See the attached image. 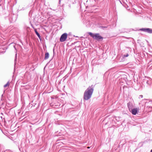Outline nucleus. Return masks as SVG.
<instances>
[{
    "label": "nucleus",
    "instance_id": "obj_1",
    "mask_svg": "<svg viewBox=\"0 0 152 152\" xmlns=\"http://www.w3.org/2000/svg\"><path fill=\"white\" fill-rule=\"evenodd\" d=\"M93 90L92 88H88L87 89L84 93V99L86 100L89 99L91 97Z\"/></svg>",
    "mask_w": 152,
    "mask_h": 152
},
{
    "label": "nucleus",
    "instance_id": "obj_2",
    "mask_svg": "<svg viewBox=\"0 0 152 152\" xmlns=\"http://www.w3.org/2000/svg\"><path fill=\"white\" fill-rule=\"evenodd\" d=\"M88 34L94 39L97 40H99L103 39V37L98 34H93L92 33L89 32Z\"/></svg>",
    "mask_w": 152,
    "mask_h": 152
},
{
    "label": "nucleus",
    "instance_id": "obj_3",
    "mask_svg": "<svg viewBox=\"0 0 152 152\" xmlns=\"http://www.w3.org/2000/svg\"><path fill=\"white\" fill-rule=\"evenodd\" d=\"M67 34L66 33L63 34L61 36L60 38V41L61 42L64 41L67 38Z\"/></svg>",
    "mask_w": 152,
    "mask_h": 152
},
{
    "label": "nucleus",
    "instance_id": "obj_4",
    "mask_svg": "<svg viewBox=\"0 0 152 152\" xmlns=\"http://www.w3.org/2000/svg\"><path fill=\"white\" fill-rule=\"evenodd\" d=\"M141 30L144 31H147L150 33H152V30L150 28L142 29Z\"/></svg>",
    "mask_w": 152,
    "mask_h": 152
},
{
    "label": "nucleus",
    "instance_id": "obj_5",
    "mask_svg": "<svg viewBox=\"0 0 152 152\" xmlns=\"http://www.w3.org/2000/svg\"><path fill=\"white\" fill-rule=\"evenodd\" d=\"M138 109L137 108H134L132 110V113L133 115H135L137 113Z\"/></svg>",
    "mask_w": 152,
    "mask_h": 152
},
{
    "label": "nucleus",
    "instance_id": "obj_6",
    "mask_svg": "<svg viewBox=\"0 0 152 152\" xmlns=\"http://www.w3.org/2000/svg\"><path fill=\"white\" fill-rule=\"evenodd\" d=\"M35 33L37 35L39 38L40 39V35L38 33V32L37 31V30L35 29Z\"/></svg>",
    "mask_w": 152,
    "mask_h": 152
},
{
    "label": "nucleus",
    "instance_id": "obj_7",
    "mask_svg": "<svg viewBox=\"0 0 152 152\" xmlns=\"http://www.w3.org/2000/svg\"><path fill=\"white\" fill-rule=\"evenodd\" d=\"M9 82H8L5 85H4V87L5 88L6 87H7L8 86H9Z\"/></svg>",
    "mask_w": 152,
    "mask_h": 152
},
{
    "label": "nucleus",
    "instance_id": "obj_8",
    "mask_svg": "<svg viewBox=\"0 0 152 152\" xmlns=\"http://www.w3.org/2000/svg\"><path fill=\"white\" fill-rule=\"evenodd\" d=\"M48 58V53H46L45 54V59H46Z\"/></svg>",
    "mask_w": 152,
    "mask_h": 152
},
{
    "label": "nucleus",
    "instance_id": "obj_9",
    "mask_svg": "<svg viewBox=\"0 0 152 152\" xmlns=\"http://www.w3.org/2000/svg\"><path fill=\"white\" fill-rule=\"evenodd\" d=\"M128 56H129L128 54H126V55H124V57H128Z\"/></svg>",
    "mask_w": 152,
    "mask_h": 152
},
{
    "label": "nucleus",
    "instance_id": "obj_10",
    "mask_svg": "<svg viewBox=\"0 0 152 152\" xmlns=\"http://www.w3.org/2000/svg\"><path fill=\"white\" fill-rule=\"evenodd\" d=\"M46 66H45L44 68V70H45V68H46Z\"/></svg>",
    "mask_w": 152,
    "mask_h": 152
},
{
    "label": "nucleus",
    "instance_id": "obj_11",
    "mask_svg": "<svg viewBox=\"0 0 152 152\" xmlns=\"http://www.w3.org/2000/svg\"><path fill=\"white\" fill-rule=\"evenodd\" d=\"M141 96V98H142V95H141V96Z\"/></svg>",
    "mask_w": 152,
    "mask_h": 152
},
{
    "label": "nucleus",
    "instance_id": "obj_12",
    "mask_svg": "<svg viewBox=\"0 0 152 152\" xmlns=\"http://www.w3.org/2000/svg\"><path fill=\"white\" fill-rule=\"evenodd\" d=\"M90 148V147H87V148Z\"/></svg>",
    "mask_w": 152,
    "mask_h": 152
},
{
    "label": "nucleus",
    "instance_id": "obj_13",
    "mask_svg": "<svg viewBox=\"0 0 152 152\" xmlns=\"http://www.w3.org/2000/svg\"><path fill=\"white\" fill-rule=\"evenodd\" d=\"M151 152H152V149L151 150Z\"/></svg>",
    "mask_w": 152,
    "mask_h": 152
}]
</instances>
